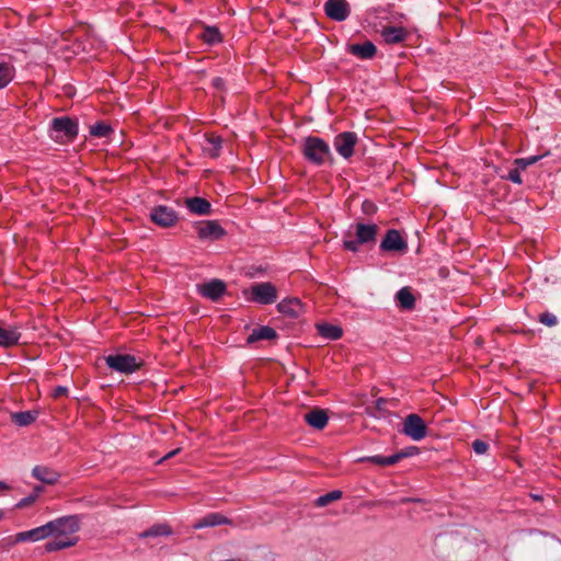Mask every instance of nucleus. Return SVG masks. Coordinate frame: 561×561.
Wrapping results in <instances>:
<instances>
[{
  "mask_svg": "<svg viewBox=\"0 0 561 561\" xmlns=\"http://www.w3.org/2000/svg\"><path fill=\"white\" fill-rule=\"evenodd\" d=\"M302 153L308 161L317 165L333 161L329 145L319 137H307L302 144Z\"/></svg>",
  "mask_w": 561,
  "mask_h": 561,
  "instance_id": "obj_1",
  "label": "nucleus"
},
{
  "mask_svg": "<svg viewBox=\"0 0 561 561\" xmlns=\"http://www.w3.org/2000/svg\"><path fill=\"white\" fill-rule=\"evenodd\" d=\"M378 232L379 227L376 224L357 222L355 225V240H344L343 247L344 249L356 253L362 244H375Z\"/></svg>",
  "mask_w": 561,
  "mask_h": 561,
  "instance_id": "obj_2",
  "label": "nucleus"
},
{
  "mask_svg": "<svg viewBox=\"0 0 561 561\" xmlns=\"http://www.w3.org/2000/svg\"><path fill=\"white\" fill-rule=\"evenodd\" d=\"M78 135V125L70 117H56L51 121L49 136L57 142L71 141Z\"/></svg>",
  "mask_w": 561,
  "mask_h": 561,
  "instance_id": "obj_3",
  "label": "nucleus"
},
{
  "mask_svg": "<svg viewBox=\"0 0 561 561\" xmlns=\"http://www.w3.org/2000/svg\"><path fill=\"white\" fill-rule=\"evenodd\" d=\"M48 537H69L79 530V518L69 515L56 518L45 524Z\"/></svg>",
  "mask_w": 561,
  "mask_h": 561,
  "instance_id": "obj_4",
  "label": "nucleus"
},
{
  "mask_svg": "<svg viewBox=\"0 0 561 561\" xmlns=\"http://www.w3.org/2000/svg\"><path fill=\"white\" fill-rule=\"evenodd\" d=\"M245 294L249 301L261 305H271L277 300V289L270 282L253 284Z\"/></svg>",
  "mask_w": 561,
  "mask_h": 561,
  "instance_id": "obj_5",
  "label": "nucleus"
},
{
  "mask_svg": "<svg viewBox=\"0 0 561 561\" xmlns=\"http://www.w3.org/2000/svg\"><path fill=\"white\" fill-rule=\"evenodd\" d=\"M104 359L111 369L123 374H131L140 366L136 357L129 354L108 355Z\"/></svg>",
  "mask_w": 561,
  "mask_h": 561,
  "instance_id": "obj_6",
  "label": "nucleus"
},
{
  "mask_svg": "<svg viewBox=\"0 0 561 561\" xmlns=\"http://www.w3.org/2000/svg\"><path fill=\"white\" fill-rule=\"evenodd\" d=\"M402 433L413 440H421L427 435V426L419 414L411 413L403 421Z\"/></svg>",
  "mask_w": 561,
  "mask_h": 561,
  "instance_id": "obj_7",
  "label": "nucleus"
},
{
  "mask_svg": "<svg viewBox=\"0 0 561 561\" xmlns=\"http://www.w3.org/2000/svg\"><path fill=\"white\" fill-rule=\"evenodd\" d=\"M379 248L383 252L405 253L408 243L398 230L390 229L386 232Z\"/></svg>",
  "mask_w": 561,
  "mask_h": 561,
  "instance_id": "obj_8",
  "label": "nucleus"
},
{
  "mask_svg": "<svg viewBox=\"0 0 561 561\" xmlns=\"http://www.w3.org/2000/svg\"><path fill=\"white\" fill-rule=\"evenodd\" d=\"M357 135L353 131H344L335 136L334 148L343 158L348 159L354 153V147L357 144Z\"/></svg>",
  "mask_w": 561,
  "mask_h": 561,
  "instance_id": "obj_9",
  "label": "nucleus"
},
{
  "mask_svg": "<svg viewBox=\"0 0 561 561\" xmlns=\"http://www.w3.org/2000/svg\"><path fill=\"white\" fill-rule=\"evenodd\" d=\"M151 220L163 228L172 227L176 224L179 217L174 209L168 206H157L150 213Z\"/></svg>",
  "mask_w": 561,
  "mask_h": 561,
  "instance_id": "obj_10",
  "label": "nucleus"
},
{
  "mask_svg": "<svg viewBox=\"0 0 561 561\" xmlns=\"http://www.w3.org/2000/svg\"><path fill=\"white\" fill-rule=\"evenodd\" d=\"M324 11L330 19L341 22L348 18L350 4L346 0H328Z\"/></svg>",
  "mask_w": 561,
  "mask_h": 561,
  "instance_id": "obj_11",
  "label": "nucleus"
},
{
  "mask_svg": "<svg viewBox=\"0 0 561 561\" xmlns=\"http://www.w3.org/2000/svg\"><path fill=\"white\" fill-rule=\"evenodd\" d=\"M198 293L213 301L218 300L226 293V284L220 279L197 285Z\"/></svg>",
  "mask_w": 561,
  "mask_h": 561,
  "instance_id": "obj_12",
  "label": "nucleus"
},
{
  "mask_svg": "<svg viewBox=\"0 0 561 561\" xmlns=\"http://www.w3.org/2000/svg\"><path fill=\"white\" fill-rule=\"evenodd\" d=\"M280 313L296 319L305 312V306L298 298L284 299L277 305Z\"/></svg>",
  "mask_w": 561,
  "mask_h": 561,
  "instance_id": "obj_13",
  "label": "nucleus"
},
{
  "mask_svg": "<svg viewBox=\"0 0 561 561\" xmlns=\"http://www.w3.org/2000/svg\"><path fill=\"white\" fill-rule=\"evenodd\" d=\"M380 36L387 44H399L407 39L409 33L402 26H383Z\"/></svg>",
  "mask_w": 561,
  "mask_h": 561,
  "instance_id": "obj_14",
  "label": "nucleus"
},
{
  "mask_svg": "<svg viewBox=\"0 0 561 561\" xmlns=\"http://www.w3.org/2000/svg\"><path fill=\"white\" fill-rule=\"evenodd\" d=\"M225 234L222 227L213 220L203 221L198 227V237L201 239L218 240Z\"/></svg>",
  "mask_w": 561,
  "mask_h": 561,
  "instance_id": "obj_15",
  "label": "nucleus"
},
{
  "mask_svg": "<svg viewBox=\"0 0 561 561\" xmlns=\"http://www.w3.org/2000/svg\"><path fill=\"white\" fill-rule=\"evenodd\" d=\"M347 51L359 59H373L377 53L375 44L366 41L363 44L347 45Z\"/></svg>",
  "mask_w": 561,
  "mask_h": 561,
  "instance_id": "obj_16",
  "label": "nucleus"
},
{
  "mask_svg": "<svg viewBox=\"0 0 561 561\" xmlns=\"http://www.w3.org/2000/svg\"><path fill=\"white\" fill-rule=\"evenodd\" d=\"M304 419L311 427L323 430L328 424L329 415L325 410L316 408L306 413Z\"/></svg>",
  "mask_w": 561,
  "mask_h": 561,
  "instance_id": "obj_17",
  "label": "nucleus"
},
{
  "mask_svg": "<svg viewBox=\"0 0 561 561\" xmlns=\"http://www.w3.org/2000/svg\"><path fill=\"white\" fill-rule=\"evenodd\" d=\"M219 525H232V520L221 515L220 513H210L198 519L193 528L201 529L204 527H215Z\"/></svg>",
  "mask_w": 561,
  "mask_h": 561,
  "instance_id": "obj_18",
  "label": "nucleus"
},
{
  "mask_svg": "<svg viewBox=\"0 0 561 561\" xmlns=\"http://www.w3.org/2000/svg\"><path fill=\"white\" fill-rule=\"evenodd\" d=\"M188 210L195 215L205 216L211 211L210 203L203 197H190L184 201Z\"/></svg>",
  "mask_w": 561,
  "mask_h": 561,
  "instance_id": "obj_19",
  "label": "nucleus"
},
{
  "mask_svg": "<svg viewBox=\"0 0 561 561\" xmlns=\"http://www.w3.org/2000/svg\"><path fill=\"white\" fill-rule=\"evenodd\" d=\"M32 476L46 484H55L60 477L57 471L45 466H35L32 470Z\"/></svg>",
  "mask_w": 561,
  "mask_h": 561,
  "instance_id": "obj_20",
  "label": "nucleus"
},
{
  "mask_svg": "<svg viewBox=\"0 0 561 561\" xmlns=\"http://www.w3.org/2000/svg\"><path fill=\"white\" fill-rule=\"evenodd\" d=\"M21 332L18 328L0 327V346L11 347L19 344Z\"/></svg>",
  "mask_w": 561,
  "mask_h": 561,
  "instance_id": "obj_21",
  "label": "nucleus"
},
{
  "mask_svg": "<svg viewBox=\"0 0 561 561\" xmlns=\"http://www.w3.org/2000/svg\"><path fill=\"white\" fill-rule=\"evenodd\" d=\"M45 538H48V536L46 531V526L43 525L34 529L16 534L14 542L38 541Z\"/></svg>",
  "mask_w": 561,
  "mask_h": 561,
  "instance_id": "obj_22",
  "label": "nucleus"
},
{
  "mask_svg": "<svg viewBox=\"0 0 561 561\" xmlns=\"http://www.w3.org/2000/svg\"><path fill=\"white\" fill-rule=\"evenodd\" d=\"M78 542V537H54L45 545L47 552L70 548Z\"/></svg>",
  "mask_w": 561,
  "mask_h": 561,
  "instance_id": "obj_23",
  "label": "nucleus"
},
{
  "mask_svg": "<svg viewBox=\"0 0 561 561\" xmlns=\"http://www.w3.org/2000/svg\"><path fill=\"white\" fill-rule=\"evenodd\" d=\"M276 337L277 332L273 328L263 325L254 329L252 333L248 336L247 342L249 344H252L261 340H274Z\"/></svg>",
  "mask_w": 561,
  "mask_h": 561,
  "instance_id": "obj_24",
  "label": "nucleus"
},
{
  "mask_svg": "<svg viewBox=\"0 0 561 561\" xmlns=\"http://www.w3.org/2000/svg\"><path fill=\"white\" fill-rule=\"evenodd\" d=\"M222 139L220 136L214 134L206 135L205 145L203 146L204 151L211 158H217L220 153Z\"/></svg>",
  "mask_w": 561,
  "mask_h": 561,
  "instance_id": "obj_25",
  "label": "nucleus"
},
{
  "mask_svg": "<svg viewBox=\"0 0 561 561\" xmlns=\"http://www.w3.org/2000/svg\"><path fill=\"white\" fill-rule=\"evenodd\" d=\"M396 300L401 309L412 310L415 306V298L410 287L401 288L397 295Z\"/></svg>",
  "mask_w": 561,
  "mask_h": 561,
  "instance_id": "obj_26",
  "label": "nucleus"
},
{
  "mask_svg": "<svg viewBox=\"0 0 561 561\" xmlns=\"http://www.w3.org/2000/svg\"><path fill=\"white\" fill-rule=\"evenodd\" d=\"M317 329L319 334L328 340H339L343 335V330L339 325L321 323L317 325Z\"/></svg>",
  "mask_w": 561,
  "mask_h": 561,
  "instance_id": "obj_27",
  "label": "nucleus"
},
{
  "mask_svg": "<svg viewBox=\"0 0 561 561\" xmlns=\"http://www.w3.org/2000/svg\"><path fill=\"white\" fill-rule=\"evenodd\" d=\"M172 534V529L167 524H156L147 530L139 534V538H149L158 536H169Z\"/></svg>",
  "mask_w": 561,
  "mask_h": 561,
  "instance_id": "obj_28",
  "label": "nucleus"
},
{
  "mask_svg": "<svg viewBox=\"0 0 561 561\" xmlns=\"http://www.w3.org/2000/svg\"><path fill=\"white\" fill-rule=\"evenodd\" d=\"M37 417L35 411L15 412L11 414V420L19 426H27L32 424Z\"/></svg>",
  "mask_w": 561,
  "mask_h": 561,
  "instance_id": "obj_29",
  "label": "nucleus"
},
{
  "mask_svg": "<svg viewBox=\"0 0 561 561\" xmlns=\"http://www.w3.org/2000/svg\"><path fill=\"white\" fill-rule=\"evenodd\" d=\"M14 78V67L0 61V89L7 87Z\"/></svg>",
  "mask_w": 561,
  "mask_h": 561,
  "instance_id": "obj_30",
  "label": "nucleus"
},
{
  "mask_svg": "<svg viewBox=\"0 0 561 561\" xmlns=\"http://www.w3.org/2000/svg\"><path fill=\"white\" fill-rule=\"evenodd\" d=\"M358 461L359 462L369 461L371 463H375V465H378L381 467L393 466L397 463L393 455L388 456V457L380 456V455L362 457L358 459Z\"/></svg>",
  "mask_w": 561,
  "mask_h": 561,
  "instance_id": "obj_31",
  "label": "nucleus"
},
{
  "mask_svg": "<svg viewBox=\"0 0 561 561\" xmlns=\"http://www.w3.org/2000/svg\"><path fill=\"white\" fill-rule=\"evenodd\" d=\"M343 493L340 490L331 491L324 495L319 496L316 500V505L319 507H323L329 505L332 502H335L342 497Z\"/></svg>",
  "mask_w": 561,
  "mask_h": 561,
  "instance_id": "obj_32",
  "label": "nucleus"
},
{
  "mask_svg": "<svg viewBox=\"0 0 561 561\" xmlns=\"http://www.w3.org/2000/svg\"><path fill=\"white\" fill-rule=\"evenodd\" d=\"M111 133H113L112 127L105 123H98L90 128V134L99 138L107 137Z\"/></svg>",
  "mask_w": 561,
  "mask_h": 561,
  "instance_id": "obj_33",
  "label": "nucleus"
},
{
  "mask_svg": "<svg viewBox=\"0 0 561 561\" xmlns=\"http://www.w3.org/2000/svg\"><path fill=\"white\" fill-rule=\"evenodd\" d=\"M202 38L208 44H215L221 41L220 33L216 27H206L202 34Z\"/></svg>",
  "mask_w": 561,
  "mask_h": 561,
  "instance_id": "obj_34",
  "label": "nucleus"
},
{
  "mask_svg": "<svg viewBox=\"0 0 561 561\" xmlns=\"http://www.w3.org/2000/svg\"><path fill=\"white\" fill-rule=\"evenodd\" d=\"M417 454H419V448L415 446H410V447H407V448L393 454V456H394L396 462L398 463L402 459H404L407 457L415 456Z\"/></svg>",
  "mask_w": 561,
  "mask_h": 561,
  "instance_id": "obj_35",
  "label": "nucleus"
},
{
  "mask_svg": "<svg viewBox=\"0 0 561 561\" xmlns=\"http://www.w3.org/2000/svg\"><path fill=\"white\" fill-rule=\"evenodd\" d=\"M538 320L540 323L547 325V327H554L558 323L557 317L551 312H542L539 314Z\"/></svg>",
  "mask_w": 561,
  "mask_h": 561,
  "instance_id": "obj_36",
  "label": "nucleus"
},
{
  "mask_svg": "<svg viewBox=\"0 0 561 561\" xmlns=\"http://www.w3.org/2000/svg\"><path fill=\"white\" fill-rule=\"evenodd\" d=\"M540 159L539 156H531L528 158H520L515 160V164L519 170H525L527 167L536 163Z\"/></svg>",
  "mask_w": 561,
  "mask_h": 561,
  "instance_id": "obj_37",
  "label": "nucleus"
},
{
  "mask_svg": "<svg viewBox=\"0 0 561 561\" xmlns=\"http://www.w3.org/2000/svg\"><path fill=\"white\" fill-rule=\"evenodd\" d=\"M472 449L477 455H484L489 450V444L481 439H476L472 443Z\"/></svg>",
  "mask_w": 561,
  "mask_h": 561,
  "instance_id": "obj_38",
  "label": "nucleus"
},
{
  "mask_svg": "<svg viewBox=\"0 0 561 561\" xmlns=\"http://www.w3.org/2000/svg\"><path fill=\"white\" fill-rule=\"evenodd\" d=\"M36 500H37V493H32L31 495L20 500L16 503L15 508H25V507L32 505Z\"/></svg>",
  "mask_w": 561,
  "mask_h": 561,
  "instance_id": "obj_39",
  "label": "nucleus"
},
{
  "mask_svg": "<svg viewBox=\"0 0 561 561\" xmlns=\"http://www.w3.org/2000/svg\"><path fill=\"white\" fill-rule=\"evenodd\" d=\"M519 171L520 170L518 168L512 169L508 171L507 175H505L503 178L506 180H510L516 184H522L523 181H522Z\"/></svg>",
  "mask_w": 561,
  "mask_h": 561,
  "instance_id": "obj_40",
  "label": "nucleus"
},
{
  "mask_svg": "<svg viewBox=\"0 0 561 561\" xmlns=\"http://www.w3.org/2000/svg\"><path fill=\"white\" fill-rule=\"evenodd\" d=\"M362 211L366 215H373L377 211V206L374 202L365 199L362 203Z\"/></svg>",
  "mask_w": 561,
  "mask_h": 561,
  "instance_id": "obj_41",
  "label": "nucleus"
},
{
  "mask_svg": "<svg viewBox=\"0 0 561 561\" xmlns=\"http://www.w3.org/2000/svg\"><path fill=\"white\" fill-rule=\"evenodd\" d=\"M68 394V389L64 386H58L54 389L53 397L59 398Z\"/></svg>",
  "mask_w": 561,
  "mask_h": 561,
  "instance_id": "obj_42",
  "label": "nucleus"
},
{
  "mask_svg": "<svg viewBox=\"0 0 561 561\" xmlns=\"http://www.w3.org/2000/svg\"><path fill=\"white\" fill-rule=\"evenodd\" d=\"M225 85V81L222 78L220 77H216L213 79V87L218 89V90H221Z\"/></svg>",
  "mask_w": 561,
  "mask_h": 561,
  "instance_id": "obj_43",
  "label": "nucleus"
},
{
  "mask_svg": "<svg viewBox=\"0 0 561 561\" xmlns=\"http://www.w3.org/2000/svg\"><path fill=\"white\" fill-rule=\"evenodd\" d=\"M179 451H180V448H176V449H174V450L170 451L169 454H167V455L163 457V460H164V459H169V458H171V457L175 456Z\"/></svg>",
  "mask_w": 561,
  "mask_h": 561,
  "instance_id": "obj_44",
  "label": "nucleus"
},
{
  "mask_svg": "<svg viewBox=\"0 0 561 561\" xmlns=\"http://www.w3.org/2000/svg\"><path fill=\"white\" fill-rule=\"evenodd\" d=\"M10 489H11V488H10V485H9V484H7V483H5V482H3V481H0V491H8V490H10Z\"/></svg>",
  "mask_w": 561,
  "mask_h": 561,
  "instance_id": "obj_45",
  "label": "nucleus"
},
{
  "mask_svg": "<svg viewBox=\"0 0 561 561\" xmlns=\"http://www.w3.org/2000/svg\"><path fill=\"white\" fill-rule=\"evenodd\" d=\"M386 403V400L380 398L377 400L376 405L378 409H381V407Z\"/></svg>",
  "mask_w": 561,
  "mask_h": 561,
  "instance_id": "obj_46",
  "label": "nucleus"
},
{
  "mask_svg": "<svg viewBox=\"0 0 561 561\" xmlns=\"http://www.w3.org/2000/svg\"><path fill=\"white\" fill-rule=\"evenodd\" d=\"M42 491H43L42 486H35L33 493H37V496H38Z\"/></svg>",
  "mask_w": 561,
  "mask_h": 561,
  "instance_id": "obj_47",
  "label": "nucleus"
},
{
  "mask_svg": "<svg viewBox=\"0 0 561 561\" xmlns=\"http://www.w3.org/2000/svg\"><path fill=\"white\" fill-rule=\"evenodd\" d=\"M531 497H533L535 501H541V500H542V496H541V495H538V494H531Z\"/></svg>",
  "mask_w": 561,
  "mask_h": 561,
  "instance_id": "obj_48",
  "label": "nucleus"
},
{
  "mask_svg": "<svg viewBox=\"0 0 561 561\" xmlns=\"http://www.w3.org/2000/svg\"><path fill=\"white\" fill-rule=\"evenodd\" d=\"M3 515H4L3 511L0 510V519L3 518Z\"/></svg>",
  "mask_w": 561,
  "mask_h": 561,
  "instance_id": "obj_49",
  "label": "nucleus"
}]
</instances>
